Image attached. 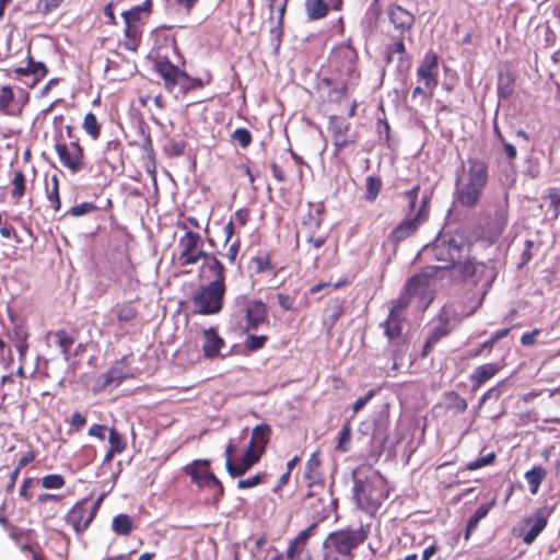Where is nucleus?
Returning <instances> with one entry per match:
<instances>
[{"label": "nucleus", "mask_w": 560, "mask_h": 560, "mask_svg": "<svg viewBox=\"0 0 560 560\" xmlns=\"http://www.w3.org/2000/svg\"><path fill=\"white\" fill-rule=\"evenodd\" d=\"M205 260L203 268L208 271L213 280L210 283H219L225 285V268L223 264L214 256L207 253V257H202Z\"/></svg>", "instance_id": "393cba45"}, {"label": "nucleus", "mask_w": 560, "mask_h": 560, "mask_svg": "<svg viewBox=\"0 0 560 560\" xmlns=\"http://www.w3.org/2000/svg\"><path fill=\"white\" fill-rule=\"evenodd\" d=\"M305 478L308 482V491L305 498H317L323 503L325 497L329 494L325 486L324 468L319 457H310L305 467Z\"/></svg>", "instance_id": "1a4fd4ad"}, {"label": "nucleus", "mask_w": 560, "mask_h": 560, "mask_svg": "<svg viewBox=\"0 0 560 560\" xmlns=\"http://www.w3.org/2000/svg\"><path fill=\"white\" fill-rule=\"evenodd\" d=\"M546 476L547 470L541 466H534L530 470L526 471L525 479L532 494H536L538 492V489Z\"/></svg>", "instance_id": "72a5a7b5"}, {"label": "nucleus", "mask_w": 560, "mask_h": 560, "mask_svg": "<svg viewBox=\"0 0 560 560\" xmlns=\"http://www.w3.org/2000/svg\"><path fill=\"white\" fill-rule=\"evenodd\" d=\"M447 334V330L443 327V326H440L438 328L434 329V331L431 334V336L428 338V340L425 341V345H424V349H423V355H427L428 353V350L435 343L438 342V340L445 336Z\"/></svg>", "instance_id": "13d9d810"}, {"label": "nucleus", "mask_w": 560, "mask_h": 560, "mask_svg": "<svg viewBox=\"0 0 560 560\" xmlns=\"http://www.w3.org/2000/svg\"><path fill=\"white\" fill-rule=\"evenodd\" d=\"M225 285L208 283L192 295L191 302L196 312L202 315L217 314L222 310Z\"/></svg>", "instance_id": "39448f33"}, {"label": "nucleus", "mask_w": 560, "mask_h": 560, "mask_svg": "<svg viewBox=\"0 0 560 560\" xmlns=\"http://www.w3.org/2000/svg\"><path fill=\"white\" fill-rule=\"evenodd\" d=\"M233 141L237 142L242 148H247L252 142V135L245 128H237L231 135Z\"/></svg>", "instance_id": "8fccbe9b"}, {"label": "nucleus", "mask_w": 560, "mask_h": 560, "mask_svg": "<svg viewBox=\"0 0 560 560\" xmlns=\"http://www.w3.org/2000/svg\"><path fill=\"white\" fill-rule=\"evenodd\" d=\"M42 486L45 489H61L65 486V479L57 474L46 475L42 478Z\"/></svg>", "instance_id": "49530a36"}, {"label": "nucleus", "mask_w": 560, "mask_h": 560, "mask_svg": "<svg viewBox=\"0 0 560 560\" xmlns=\"http://www.w3.org/2000/svg\"><path fill=\"white\" fill-rule=\"evenodd\" d=\"M125 47L129 50L136 51L141 40V25L125 24Z\"/></svg>", "instance_id": "c9c22d12"}, {"label": "nucleus", "mask_w": 560, "mask_h": 560, "mask_svg": "<svg viewBox=\"0 0 560 560\" xmlns=\"http://www.w3.org/2000/svg\"><path fill=\"white\" fill-rule=\"evenodd\" d=\"M83 129L94 140L100 137L101 128L93 113H88L83 119Z\"/></svg>", "instance_id": "37998d69"}, {"label": "nucleus", "mask_w": 560, "mask_h": 560, "mask_svg": "<svg viewBox=\"0 0 560 560\" xmlns=\"http://www.w3.org/2000/svg\"><path fill=\"white\" fill-rule=\"evenodd\" d=\"M15 102V94L11 86L4 85L0 89V109L10 114V107Z\"/></svg>", "instance_id": "ea45409f"}, {"label": "nucleus", "mask_w": 560, "mask_h": 560, "mask_svg": "<svg viewBox=\"0 0 560 560\" xmlns=\"http://www.w3.org/2000/svg\"><path fill=\"white\" fill-rule=\"evenodd\" d=\"M495 500H492L491 502L487 504L480 505L475 513L471 515V517L468 520L465 530V539L468 540L472 534V532L478 527L479 522L485 518L490 510L494 506Z\"/></svg>", "instance_id": "c756f323"}, {"label": "nucleus", "mask_w": 560, "mask_h": 560, "mask_svg": "<svg viewBox=\"0 0 560 560\" xmlns=\"http://www.w3.org/2000/svg\"><path fill=\"white\" fill-rule=\"evenodd\" d=\"M96 209H97V207L94 203L85 201L80 205L73 206L70 209L69 213L72 217H82V215H85L88 213L95 211Z\"/></svg>", "instance_id": "5fc2aeb1"}, {"label": "nucleus", "mask_w": 560, "mask_h": 560, "mask_svg": "<svg viewBox=\"0 0 560 560\" xmlns=\"http://www.w3.org/2000/svg\"><path fill=\"white\" fill-rule=\"evenodd\" d=\"M25 176L22 171H15L14 177L12 179L13 189L11 191L12 198L15 201H19L25 194L26 185H25Z\"/></svg>", "instance_id": "58836bf2"}, {"label": "nucleus", "mask_w": 560, "mask_h": 560, "mask_svg": "<svg viewBox=\"0 0 560 560\" xmlns=\"http://www.w3.org/2000/svg\"><path fill=\"white\" fill-rule=\"evenodd\" d=\"M370 536V526H346L327 535L323 541V550L329 551L345 560H353L355 550L363 545Z\"/></svg>", "instance_id": "7ed1b4c3"}, {"label": "nucleus", "mask_w": 560, "mask_h": 560, "mask_svg": "<svg viewBox=\"0 0 560 560\" xmlns=\"http://www.w3.org/2000/svg\"><path fill=\"white\" fill-rule=\"evenodd\" d=\"M105 493H102L93 503L85 498L75 502L65 516V522L72 527L77 535H82L96 517Z\"/></svg>", "instance_id": "20e7f679"}, {"label": "nucleus", "mask_w": 560, "mask_h": 560, "mask_svg": "<svg viewBox=\"0 0 560 560\" xmlns=\"http://www.w3.org/2000/svg\"><path fill=\"white\" fill-rule=\"evenodd\" d=\"M316 528L317 525L314 523L298 534L285 551L290 558H299L301 556L308 539L315 534Z\"/></svg>", "instance_id": "412c9836"}, {"label": "nucleus", "mask_w": 560, "mask_h": 560, "mask_svg": "<svg viewBox=\"0 0 560 560\" xmlns=\"http://www.w3.org/2000/svg\"><path fill=\"white\" fill-rule=\"evenodd\" d=\"M439 56L428 51L417 69V79L427 90H434L438 86Z\"/></svg>", "instance_id": "ddd939ff"}, {"label": "nucleus", "mask_w": 560, "mask_h": 560, "mask_svg": "<svg viewBox=\"0 0 560 560\" xmlns=\"http://www.w3.org/2000/svg\"><path fill=\"white\" fill-rule=\"evenodd\" d=\"M365 187H366L365 199L368 201L372 202L377 198V196L381 191L382 180L377 176H369L366 178Z\"/></svg>", "instance_id": "a19ab883"}, {"label": "nucleus", "mask_w": 560, "mask_h": 560, "mask_svg": "<svg viewBox=\"0 0 560 560\" xmlns=\"http://www.w3.org/2000/svg\"><path fill=\"white\" fill-rule=\"evenodd\" d=\"M420 186L415 185L411 189L406 190L402 196L408 200V214L415 215L416 205L419 197Z\"/></svg>", "instance_id": "de8ad7c7"}, {"label": "nucleus", "mask_w": 560, "mask_h": 560, "mask_svg": "<svg viewBox=\"0 0 560 560\" xmlns=\"http://www.w3.org/2000/svg\"><path fill=\"white\" fill-rule=\"evenodd\" d=\"M548 515L547 509L542 508L538 509L532 517L525 520V524L529 525V528L521 536L526 545L533 544L539 534L546 528L548 524Z\"/></svg>", "instance_id": "2eb2a0df"}, {"label": "nucleus", "mask_w": 560, "mask_h": 560, "mask_svg": "<svg viewBox=\"0 0 560 560\" xmlns=\"http://www.w3.org/2000/svg\"><path fill=\"white\" fill-rule=\"evenodd\" d=\"M15 73L24 77H32L30 82H25L30 88H34L36 83L47 74V68L43 62H36L32 58H28L26 67H19L15 69Z\"/></svg>", "instance_id": "6ab92c4d"}, {"label": "nucleus", "mask_w": 560, "mask_h": 560, "mask_svg": "<svg viewBox=\"0 0 560 560\" xmlns=\"http://www.w3.org/2000/svg\"><path fill=\"white\" fill-rule=\"evenodd\" d=\"M55 338L62 354L66 357V359H68L69 351L72 345L74 343V339L71 336H69L66 330L56 331Z\"/></svg>", "instance_id": "79ce46f5"}, {"label": "nucleus", "mask_w": 560, "mask_h": 560, "mask_svg": "<svg viewBox=\"0 0 560 560\" xmlns=\"http://www.w3.org/2000/svg\"><path fill=\"white\" fill-rule=\"evenodd\" d=\"M404 316L397 314L396 311H389L388 318L384 322L383 326L385 335L388 339H395L400 336L402 329Z\"/></svg>", "instance_id": "7c9ffc66"}, {"label": "nucleus", "mask_w": 560, "mask_h": 560, "mask_svg": "<svg viewBox=\"0 0 560 560\" xmlns=\"http://www.w3.org/2000/svg\"><path fill=\"white\" fill-rule=\"evenodd\" d=\"M114 312L121 324L131 323L137 317V310L130 303L117 305Z\"/></svg>", "instance_id": "e433bc0d"}, {"label": "nucleus", "mask_w": 560, "mask_h": 560, "mask_svg": "<svg viewBox=\"0 0 560 560\" xmlns=\"http://www.w3.org/2000/svg\"><path fill=\"white\" fill-rule=\"evenodd\" d=\"M148 8L142 7H135L128 11H125L122 13V18L125 21V24H136L141 25V19L144 12H147Z\"/></svg>", "instance_id": "c03bdc74"}, {"label": "nucleus", "mask_w": 560, "mask_h": 560, "mask_svg": "<svg viewBox=\"0 0 560 560\" xmlns=\"http://www.w3.org/2000/svg\"><path fill=\"white\" fill-rule=\"evenodd\" d=\"M179 68L171 63L170 61H161L156 63V71L164 80V84L167 90H174V82L176 81Z\"/></svg>", "instance_id": "c85d7f7f"}, {"label": "nucleus", "mask_w": 560, "mask_h": 560, "mask_svg": "<svg viewBox=\"0 0 560 560\" xmlns=\"http://www.w3.org/2000/svg\"><path fill=\"white\" fill-rule=\"evenodd\" d=\"M410 296L411 294H408L407 290H405L404 293H401L397 300L393 302V306L390 311H396L397 314H401L404 310L409 305L410 303Z\"/></svg>", "instance_id": "4d7b16f0"}, {"label": "nucleus", "mask_w": 560, "mask_h": 560, "mask_svg": "<svg viewBox=\"0 0 560 560\" xmlns=\"http://www.w3.org/2000/svg\"><path fill=\"white\" fill-rule=\"evenodd\" d=\"M477 262L478 261H475L471 258H466L465 260L459 258L453 267L463 276L464 279L471 280V278H475L476 271L474 269H476Z\"/></svg>", "instance_id": "4c0bfd02"}, {"label": "nucleus", "mask_w": 560, "mask_h": 560, "mask_svg": "<svg viewBox=\"0 0 560 560\" xmlns=\"http://www.w3.org/2000/svg\"><path fill=\"white\" fill-rule=\"evenodd\" d=\"M539 334H540V330L537 328L530 332L523 334L521 337V343L523 346H533L536 342V338H537V336H539Z\"/></svg>", "instance_id": "338daca9"}, {"label": "nucleus", "mask_w": 560, "mask_h": 560, "mask_svg": "<svg viewBox=\"0 0 560 560\" xmlns=\"http://www.w3.org/2000/svg\"><path fill=\"white\" fill-rule=\"evenodd\" d=\"M495 457H479L476 460L467 464L466 470H476L487 465L493 464Z\"/></svg>", "instance_id": "0e129e2a"}, {"label": "nucleus", "mask_w": 560, "mask_h": 560, "mask_svg": "<svg viewBox=\"0 0 560 560\" xmlns=\"http://www.w3.org/2000/svg\"><path fill=\"white\" fill-rule=\"evenodd\" d=\"M120 143L118 141H109L103 152V162L112 170L115 171L117 164L120 162Z\"/></svg>", "instance_id": "473e14b6"}, {"label": "nucleus", "mask_w": 560, "mask_h": 560, "mask_svg": "<svg viewBox=\"0 0 560 560\" xmlns=\"http://www.w3.org/2000/svg\"><path fill=\"white\" fill-rule=\"evenodd\" d=\"M55 151L62 166L71 173H78L83 168L84 151L78 141H71L69 144L57 142Z\"/></svg>", "instance_id": "9d476101"}, {"label": "nucleus", "mask_w": 560, "mask_h": 560, "mask_svg": "<svg viewBox=\"0 0 560 560\" xmlns=\"http://www.w3.org/2000/svg\"><path fill=\"white\" fill-rule=\"evenodd\" d=\"M326 242V236L324 235H314L313 233H308L306 236V243L310 248L319 249L324 246Z\"/></svg>", "instance_id": "052dcab7"}, {"label": "nucleus", "mask_w": 560, "mask_h": 560, "mask_svg": "<svg viewBox=\"0 0 560 560\" xmlns=\"http://www.w3.org/2000/svg\"><path fill=\"white\" fill-rule=\"evenodd\" d=\"M52 187L48 192V199L51 202V206L56 211L60 209V198H59V182L57 176H52L51 178Z\"/></svg>", "instance_id": "6e6d98bb"}, {"label": "nucleus", "mask_w": 560, "mask_h": 560, "mask_svg": "<svg viewBox=\"0 0 560 560\" xmlns=\"http://www.w3.org/2000/svg\"><path fill=\"white\" fill-rule=\"evenodd\" d=\"M357 51L350 45L336 47L329 57L330 67L340 75L352 80L357 75Z\"/></svg>", "instance_id": "6e6552de"}, {"label": "nucleus", "mask_w": 560, "mask_h": 560, "mask_svg": "<svg viewBox=\"0 0 560 560\" xmlns=\"http://www.w3.org/2000/svg\"><path fill=\"white\" fill-rule=\"evenodd\" d=\"M434 90H427L423 84L418 85L412 91V100H417L421 97L423 100H429L432 97Z\"/></svg>", "instance_id": "69168bd1"}, {"label": "nucleus", "mask_w": 560, "mask_h": 560, "mask_svg": "<svg viewBox=\"0 0 560 560\" xmlns=\"http://www.w3.org/2000/svg\"><path fill=\"white\" fill-rule=\"evenodd\" d=\"M475 278H471L474 284H480L482 288V296L487 293L492 282L495 279V271L492 266L483 262H477L476 269H474Z\"/></svg>", "instance_id": "5701e85b"}, {"label": "nucleus", "mask_w": 560, "mask_h": 560, "mask_svg": "<svg viewBox=\"0 0 560 560\" xmlns=\"http://www.w3.org/2000/svg\"><path fill=\"white\" fill-rule=\"evenodd\" d=\"M329 7L325 0H305V11L308 20L316 21L325 18Z\"/></svg>", "instance_id": "2f4dec72"}, {"label": "nucleus", "mask_w": 560, "mask_h": 560, "mask_svg": "<svg viewBox=\"0 0 560 560\" xmlns=\"http://www.w3.org/2000/svg\"><path fill=\"white\" fill-rule=\"evenodd\" d=\"M289 0H270V13H278V21L281 22Z\"/></svg>", "instance_id": "bf43d9fd"}, {"label": "nucleus", "mask_w": 560, "mask_h": 560, "mask_svg": "<svg viewBox=\"0 0 560 560\" xmlns=\"http://www.w3.org/2000/svg\"><path fill=\"white\" fill-rule=\"evenodd\" d=\"M489 179L487 164L477 158H469L462 164L455 182V198L463 207L476 206Z\"/></svg>", "instance_id": "f03ea898"}, {"label": "nucleus", "mask_w": 560, "mask_h": 560, "mask_svg": "<svg viewBox=\"0 0 560 560\" xmlns=\"http://www.w3.org/2000/svg\"><path fill=\"white\" fill-rule=\"evenodd\" d=\"M210 462L208 459H197L190 466L185 468L187 475L190 476L191 481L196 483L199 488L202 487L205 481H208V478L214 476L209 470Z\"/></svg>", "instance_id": "a211bd4d"}, {"label": "nucleus", "mask_w": 560, "mask_h": 560, "mask_svg": "<svg viewBox=\"0 0 560 560\" xmlns=\"http://www.w3.org/2000/svg\"><path fill=\"white\" fill-rule=\"evenodd\" d=\"M432 281V276L427 272L415 275L412 278L409 279L406 285V290L408 294L425 298L430 291Z\"/></svg>", "instance_id": "aec40b11"}, {"label": "nucleus", "mask_w": 560, "mask_h": 560, "mask_svg": "<svg viewBox=\"0 0 560 560\" xmlns=\"http://www.w3.org/2000/svg\"><path fill=\"white\" fill-rule=\"evenodd\" d=\"M33 458L34 457H21L19 465L10 474V479L7 485L8 492H11L14 489L21 468L31 463Z\"/></svg>", "instance_id": "3c124183"}, {"label": "nucleus", "mask_w": 560, "mask_h": 560, "mask_svg": "<svg viewBox=\"0 0 560 560\" xmlns=\"http://www.w3.org/2000/svg\"><path fill=\"white\" fill-rule=\"evenodd\" d=\"M500 371V366L497 363H487L476 368L470 376V381L475 386H480L488 380L492 378Z\"/></svg>", "instance_id": "cd10ccee"}, {"label": "nucleus", "mask_w": 560, "mask_h": 560, "mask_svg": "<svg viewBox=\"0 0 560 560\" xmlns=\"http://www.w3.org/2000/svg\"><path fill=\"white\" fill-rule=\"evenodd\" d=\"M112 529L120 536H128L133 530L132 518L125 513H120L113 518Z\"/></svg>", "instance_id": "f704fd0d"}, {"label": "nucleus", "mask_w": 560, "mask_h": 560, "mask_svg": "<svg viewBox=\"0 0 560 560\" xmlns=\"http://www.w3.org/2000/svg\"><path fill=\"white\" fill-rule=\"evenodd\" d=\"M260 457H226V469L233 477L244 475L255 464L259 462Z\"/></svg>", "instance_id": "b1692460"}, {"label": "nucleus", "mask_w": 560, "mask_h": 560, "mask_svg": "<svg viewBox=\"0 0 560 560\" xmlns=\"http://www.w3.org/2000/svg\"><path fill=\"white\" fill-rule=\"evenodd\" d=\"M189 82L190 77L186 72L179 70L176 81L174 82V89L178 86L183 93H186L188 92Z\"/></svg>", "instance_id": "680f3d73"}, {"label": "nucleus", "mask_w": 560, "mask_h": 560, "mask_svg": "<svg viewBox=\"0 0 560 560\" xmlns=\"http://www.w3.org/2000/svg\"><path fill=\"white\" fill-rule=\"evenodd\" d=\"M267 339H268V337L265 335H260V336L248 335L247 339L245 341V347L247 350H250V351L259 350L265 346Z\"/></svg>", "instance_id": "603ef678"}, {"label": "nucleus", "mask_w": 560, "mask_h": 560, "mask_svg": "<svg viewBox=\"0 0 560 560\" xmlns=\"http://www.w3.org/2000/svg\"><path fill=\"white\" fill-rule=\"evenodd\" d=\"M329 129L332 133L334 145L338 151L353 142L348 135L349 125L347 122L334 119L330 121Z\"/></svg>", "instance_id": "4be33fe9"}, {"label": "nucleus", "mask_w": 560, "mask_h": 560, "mask_svg": "<svg viewBox=\"0 0 560 560\" xmlns=\"http://www.w3.org/2000/svg\"><path fill=\"white\" fill-rule=\"evenodd\" d=\"M302 223L308 229L310 232L317 230L322 224V208L317 207L315 209V214L310 212L307 218H305Z\"/></svg>", "instance_id": "09e8293b"}, {"label": "nucleus", "mask_w": 560, "mask_h": 560, "mask_svg": "<svg viewBox=\"0 0 560 560\" xmlns=\"http://www.w3.org/2000/svg\"><path fill=\"white\" fill-rule=\"evenodd\" d=\"M89 435L101 442L107 441L109 444L105 455H115L125 451L126 442L122 435L115 429L103 424H93L89 429Z\"/></svg>", "instance_id": "f8f14e48"}, {"label": "nucleus", "mask_w": 560, "mask_h": 560, "mask_svg": "<svg viewBox=\"0 0 560 560\" xmlns=\"http://www.w3.org/2000/svg\"><path fill=\"white\" fill-rule=\"evenodd\" d=\"M205 343L202 346L203 353L207 358L215 357L221 347L223 346V340L218 336L217 331L213 328L206 329L203 331Z\"/></svg>", "instance_id": "bb28decb"}, {"label": "nucleus", "mask_w": 560, "mask_h": 560, "mask_svg": "<svg viewBox=\"0 0 560 560\" xmlns=\"http://www.w3.org/2000/svg\"><path fill=\"white\" fill-rule=\"evenodd\" d=\"M386 15L395 34L405 37L409 34L416 23V16L398 4H390L386 9Z\"/></svg>", "instance_id": "9b49d317"}, {"label": "nucleus", "mask_w": 560, "mask_h": 560, "mask_svg": "<svg viewBox=\"0 0 560 560\" xmlns=\"http://www.w3.org/2000/svg\"><path fill=\"white\" fill-rule=\"evenodd\" d=\"M433 250L438 260L451 264L452 266L455 265L457 259L462 258L460 247L456 244L455 240H451L447 245H445L444 241H439L435 243Z\"/></svg>", "instance_id": "f3484780"}, {"label": "nucleus", "mask_w": 560, "mask_h": 560, "mask_svg": "<svg viewBox=\"0 0 560 560\" xmlns=\"http://www.w3.org/2000/svg\"><path fill=\"white\" fill-rule=\"evenodd\" d=\"M429 203L430 197L427 195L423 196L421 205L415 215L407 214L405 219L390 232L389 240L394 243H399L413 235L429 218Z\"/></svg>", "instance_id": "423d86ee"}, {"label": "nucleus", "mask_w": 560, "mask_h": 560, "mask_svg": "<svg viewBox=\"0 0 560 560\" xmlns=\"http://www.w3.org/2000/svg\"><path fill=\"white\" fill-rule=\"evenodd\" d=\"M237 303L243 305L246 317L245 330H255L261 324L267 322V307L260 300L247 301L246 298L242 296L237 299Z\"/></svg>", "instance_id": "4468645a"}, {"label": "nucleus", "mask_w": 560, "mask_h": 560, "mask_svg": "<svg viewBox=\"0 0 560 560\" xmlns=\"http://www.w3.org/2000/svg\"><path fill=\"white\" fill-rule=\"evenodd\" d=\"M277 300H278V303L279 305L284 310V311H291L293 308V299L287 294H283V293H278L277 294Z\"/></svg>", "instance_id": "774afa93"}, {"label": "nucleus", "mask_w": 560, "mask_h": 560, "mask_svg": "<svg viewBox=\"0 0 560 560\" xmlns=\"http://www.w3.org/2000/svg\"><path fill=\"white\" fill-rule=\"evenodd\" d=\"M178 257L180 266L196 265L202 257H207V252L202 249V238L200 234L187 231L178 240Z\"/></svg>", "instance_id": "0eeeda50"}, {"label": "nucleus", "mask_w": 560, "mask_h": 560, "mask_svg": "<svg viewBox=\"0 0 560 560\" xmlns=\"http://www.w3.org/2000/svg\"><path fill=\"white\" fill-rule=\"evenodd\" d=\"M351 442V429L349 425H345L339 432L337 451L346 453L350 451Z\"/></svg>", "instance_id": "a18cd8bd"}, {"label": "nucleus", "mask_w": 560, "mask_h": 560, "mask_svg": "<svg viewBox=\"0 0 560 560\" xmlns=\"http://www.w3.org/2000/svg\"><path fill=\"white\" fill-rule=\"evenodd\" d=\"M395 39L392 44H388L385 48V58L387 62H393L397 56V60L402 62L407 58V50L404 43V38L399 35H393Z\"/></svg>", "instance_id": "a878e982"}, {"label": "nucleus", "mask_w": 560, "mask_h": 560, "mask_svg": "<svg viewBox=\"0 0 560 560\" xmlns=\"http://www.w3.org/2000/svg\"><path fill=\"white\" fill-rule=\"evenodd\" d=\"M269 434L268 425H257L252 432L250 442L244 455H261L268 443Z\"/></svg>", "instance_id": "dca6fc26"}, {"label": "nucleus", "mask_w": 560, "mask_h": 560, "mask_svg": "<svg viewBox=\"0 0 560 560\" xmlns=\"http://www.w3.org/2000/svg\"><path fill=\"white\" fill-rule=\"evenodd\" d=\"M262 480V475L261 474H257L250 478H247V479H240L238 482H237V487L240 489H248V488H253V487H256L257 485H259Z\"/></svg>", "instance_id": "e2e57ef3"}, {"label": "nucleus", "mask_w": 560, "mask_h": 560, "mask_svg": "<svg viewBox=\"0 0 560 560\" xmlns=\"http://www.w3.org/2000/svg\"><path fill=\"white\" fill-rule=\"evenodd\" d=\"M354 500L369 514H374L388 498L389 489L385 478L370 464L353 469Z\"/></svg>", "instance_id": "f257e3e1"}, {"label": "nucleus", "mask_w": 560, "mask_h": 560, "mask_svg": "<svg viewBox=\"0 0 560 560\" xmlns=\"http://www.w3.org/2000/svg\"><path fill=\"white\" fill-rule=\"evenodd\" d=\"M201 488H207V489L212 490L213 498L217 500L220 499L224 493L223 486L215 476L208 478V481H205V483L202 485Z\"/></svg>", "instance_id": "864d4df0"}]
</instances>
